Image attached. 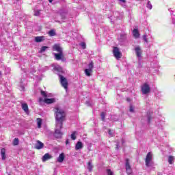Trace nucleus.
<instances>
[{
    "label": "nucleus",
    "instance_id": "obj_1",
    "mask_svg": "<svg viewBox=\"0 0 175 175\" xmlns=\"http://www.w3.org/2000/svg\"><path fill=\"white\" fill-rule=\"evenodd\" d=\"M54 113L56 120V128L59 127L60 129H62L64 126V121H65V118H66V113H65V111L59 107H55Z\"/></svg>",
    "mask_w": 175,
    "mask_h": 175
},
{
    "label": "nucleus",
    "instance_id": "obj_2",
    "mask_svg": "<svg viewBox=\"0 0 175 175\" xmlns=\"http://www.w3.org/2000/svg\"><path fill=\"white\" fill-rule=\"evenodd\" d=\"M141 91L144 95H147V94H150L151 88L150 87L149 84L144 83V85L141 87Z\"/></svg>",
    "mask_w": 175,
    "mask_h": 175
},
{
    "label": "nucleus",
    "instance_id": "obj_3",
    "mask_svg": "<svg viewBox=\"0 0 175 175\" xmlns=\"http://www.w3.org/2000/svg\"><path fill=\"white\" fill-rule=\"evenodd\" d=\"M59 77L62 87H63L64 90H66V91H68V85H69V83H68V79H66V78H65L62 75H59Z\"/></svg>",
    "mask_w": 175,
    "mask_h": 175
},
{
    "label": "nucleus",
    "instance_id": "obj_4",
    "mask_svg": "<svg viewBox=\"0 0 175 175\" xmlns=\"http://www.w3.org/2000/svg\"><path fill=\"white\" fill-rule=\"evenodd\" d=\"M113 54L116 59H120L122 57V53L117 46H113Z\"/></svg>",
    "mask_w": 175,
    "mask_h": 175
},
{
    "label": "nucleus",
    "instance_id": "obj_5",
    "mask_svg": "<svg viewBox=\"0 0 175 175\" xmlns=\"http://www.w3.org/2000/svg\"><path fill=\"white\" fill-rule=\"evenodd\" d=\"M152 161V154H151V152H149L146 154V157L145 159V163L147 167H150V163H151Z\"/></svg>",
    "mask_w": 175,
    "mask_h": 175
},
{
    "label": "nucleus",
    "instance_id": "obj_6",
    "mask_svg": "<svg viewBox=\"0 0 175 175\" xmlns=\"http://www.w3.org/2000/svg\"><path fill=\"white\" fill-rule=\"evenodd\" d=\"M55 59L57 61L62 60V61H66V59H65V57H64V52L58 53H55Z\"/></svg>",
    "mask_w": 175,
    "mask_h": 175
},
{
    "label": "nucleus",
    "instance_id": "obj_7",
    "mask_svg": "<svg viewBox=\"0 0 175 175\" xmlns=\"http://www.w3.org/2000/svg\"><path fill=\"white\" fill-rule=\"evenodd\" d=\"M64 133L61 132V128L56 127V129L55 130V137L56 139H59L60 137H62Z\"/></svg>",
    "mask_w": 175,
    "mask_h": 175
},
{
    "label": "nucleus",
    "instance_id": "obj_8",
    "mask_svg": "<svg viewBox=\"0 0 175 175\" xmlns=\"http://www.w3.org/2000/svg\"><path fill=\"white\" fill-rule=\"evenodd\" d=\"M53 51H57V53H64L62 48L59 44H55L53 46Z\"/></svg>",
    "mask_w": 175,
    "mask_h": 175
},
{
    "label": "nucleus",
    "instance_id": "obj_9",
    "mask_svg": "<svg viewBox=\"0 0 175 175\" xmlns=\"http://www.w3.org/2000/svg\"><path fill=\"white\" fill-rule=\"evenodd\" d=\"M126 171L128 174H131L132 173V168L131 167V164H129V159H126Z\"/></svg>",
    "mask_w": 175,
    "mask_h": 175
},
{
    "label": "nucleus",
    "instance_id": "obj_10",
    "mask_svg": "<svg viewBox=\"0 0 175 175\" xmlns=\"http://www.w3.org/2000/svg\"><path fill=\"white\" fill-rule=\"evenodd\" d=\"M44 147V144H43L42 142L37 140L36 144L35 145V148L36 150H42Z\"/></svg>",
    "mask_w": 175,
    "mask_h": 175
},
{
    "label": "nucleus",
    "instance_id": "obj_11",
    "mask_svg": "<svg viewBox=\"0 0 175 175\" xmlns=\"http://www.w3.org/2000/svg\"><path fill=\"white\" fill-rule=\"evenodd\" d=\"M22 109L26 113V114H29V109L28 108V104L21 103Z\"/></svg>",
    "mask_w": 175,
    "mask_h": 175
},
{
    "label": "nucleus",
    "instance_id": "obj_12",
    "mask_svg": "<svg viewBox=\"0 0 175 175\" xmlns=\"http://www.w3.org/2000/svg\"><path fill=\"white\" fill-rule=\"evenodd\" d=\"M135 51L137 57L138 58H140L142 57V48H140V46H137L135 48Z\"/></svg>",
    "mask_w": 175,
    "mask_h": 175
},
{
    "label": "nucleus",
    "instance_id": "obj_13",
    "mask_svg": "<svg viewBox=\"0 0 175 175\" xmlns=\"http://www.w3.org/2000/svg\"><path fill=\"white\" fill-rule=\"evenodd\" d=\"M53 158V156H51L50 154L49 153H46L45 154H44V156L42 158V162H46V161H49V159H51Z\"/></svg>",
    "mask_w": 175,
    "mask_h": 175
},
{
    "label": "nucleus",
    "instance_id": "obj_14",
    "mask_svg": "<svg viewBox=\"0 0 175 175\" xmlns=\"http://www.w3.org/2000/svg\"><path fill=\"white\" fill-rule=\"evenodd\" d=\"M64 160H65V154L61 153L59 155V157L57 158V162H59V163H62V162H64Z\"/></svg>",
    "mask_w": 175,
    "mask_h": 175
},
{
    "label": "nucleus",
    "instance_id": "obj_15",
    "mask_svg": "<svg viewBox=\"0 0 175 175\" xmlns=\"http://www.w3.org/2000/svg\"><path fill=\"white\" fill-rule=\"evenodd\" d=\"M133 36L135 38V39H137L140 36V33H139V30L137 29H134L133 30Z\"/></svg>",
    "mask_w": 175,
    "mask_h": 175
},
{
    "label": "nucleus",
    "instance_id": "obj_16",
    "mask_svg": "<svg viewBox=\"0 0 175 175\" xmlns=\"http://www.w3.org/2000/svg\"><path fill=\"white\" fill-rule=\"evenodd\" d=\"M1 153L3 161H5L6 159V149L5 148H1Z\"/></svg>",
    "mask_w": 175,
    "mask_h": 175
},
{
    "label": "nucleus",
    "instance_id": "obj_17",
    "mask_svg": "<svg viewBox=\"0 0 175 175\" xmlns=\"http://www.w3.org/2000/svg\"><path fill=\"white\" fill-rule=\"evenodd\" d=\"M44 103H46L47 105H51V103H54L55 102V99L54 98H45L44 100Z\"/></svg>",
    "mask_w": 175,
    "mask_h": 175
},
{
    "label": "nucleus",
    "instance_id": "obj_18",
    "mask_svg": "<svg viewBox=\"0 0 175 175\" xmlns=\"http://www.w3.org/2000/svg\"><path fill=\"white\" fill-rule=\"evenodd\" d=\"M81 148H83V142H77L75 145V150H81Z\"/></svg>",
    "mask_w": 175,
    "mask_h": 175
},
{
    "label": "nucleus",
    "instance_id": "obj_19",
    "mask_svg": "<svg viewBox=\"0 0 175 175\" xmlns=\"http://www.w3.org/2000/svg\"><path fill=\"white\" fill-rule=\"evenodd\" d=\"M44 40V37L43 36H37L35 38V42L36 43H40V42H43Z\"/></svg>",
    "mask_w": 175,
    "mask_h": 175
},
{
    "label": "nucleus",
    "instance_id": "obj_20",
    "mask_svg": "<svg viewBox=\"0 0 175 175\" xmlns=\"http://www.w3.org/2000/svg\"><path fill=\"white\" fill-rule=\"evenodd\" d=\"M42 120L40 118H37V125H38V128H42Z\"/></svg>",
    "mask_w": 175,
    "mask_h": 175
},
{
    "label": "nucleus",
    "instance_id": "obj_21",
    "mask_svg": "<svg viewBox=\"0 0 175 175\" xmlns=\"http://www.w3.org/2000/svg\"><path fill=\"white\" fill-rule=\"evenodd\" d=\"M91 73H92V70H90L88 68L85 69V75H86V76L90 77V76H91Z\"/></svg>",
    "mask_w": 175,
    "mask_h": 175
},
{
    "label": "nucleus",
    "instance_id": "obj_22",
    "mask_svg": "<svg viewBox=\"0 0 175 175\" xmlns=\"http://www.w3.org/2000/svg\"><path fill=\"white\" fill-rule=\"evenodd\" d=\"M174 161V157L169 156V157H168V163H170V165H173Z\"/></svg>",
    "mask_w": 175,
    "mask_h": 175
},
{
    "label": "nucleus",
    "instance_id": "obj_23",
    "mask_svg": "<svg viewBox=\"0 0 175 175\" xmlns=\"http://www.w3.org/2000/svg\"><path fill=\"white\" fill-rule=\"evenodd\" d=\"M20 143V141L18 140V138H14L12 142L13 146H18V144Z\"/></svg>",
    "mask_w": 175,
    "mask_h": 175
},
{
    "label": "nucleus",
    "instance_id": "obj_24",
    "mask_svg": "<svg viewBox=\"0 0 175 175\" xmlns=\"http://www.w3.org/2000/svg\"><path fill=\"white\" fill-rule=\"evenodd\" d=\"M93 167H94V166L92 165V164H91V162H88V169L89 172H92Z\"/></svg>",
    "mask_w": 175,
    "mask_h": 175
},
{
    "label": "nucleus",
    "instance_id": "obj_25",
    "mask_svg": "<svg viewBox=\"0 0 175 175\" xmlns=\"http://www.w3.org/2000/svg\"><path fill=\"white\" fill-rule=\"evenodd\" d=\"M90 70H92L94 69V62H91L89 64H88V68Z\"/></svg>",
    "mask_w": 175,
    "mask_h": 175
},
{
    "label": "nucleus",
    "instance_id": "obj_26",
    "mask_svg": "<svg viewBox=\"0 0 175 175\" xmlns=\"http://www.w3.org/2000/svg\"><path fill=\"white\" fill-rule=\"evenodd\" d=\"M70 137H71L72 140H76V139H77V137L76 136V131H74L71 134Z\"/></svg>",
    "mask_w": 175,
    "mask_h": 175
},
{
    "label": "nucleus",
    "instance_id": "obj_27",
    "mask_svg": "<svg viewBox=\"0 0 175 175\" xmlns=\"http://www.w3.org/2000/svg\"><path fill=\"white\" fill-rule=\"evenodd\" d=\"M47 49H49V46H42V47L40 49L39 53H44V51H46V50H47Z\"/></svg>",
    "mask_w": 175,
    "mask_h": 175
},
{
    "label": "nucleus",
    "instance_id": "obj_28",
    "mask_svg": "<svg viewBox=\"0 0 175 175\" xmlns=\"http://www.w3.org/2000/svg\"><path fill=\"white\" fill-rule=\"evenodd\" d=\"M100 117H101V120L105 121V118L106 117V113L105 112H101L100 113Z\"/></svg>",
    "mask_w": 175,
    "mask_h": 175
},
{
    "label": "nucleus",
    "instance_id": "obj_29",
    "mask_svg": "<svg viewBox=\"0 0 175 175\" xmlns=\"http://www.w3.org/2000/svg\"><path fill=\"white\" fill-rule=\"evenodd\" d=\"M106 172L107 175H114V172L110 169H107Z\"/></svg>",
    "mask_w": 175,
    "mask_h": 175
},
{
    "label": "nucleus",
    "instance_id": "obj_30",
    "mask_svg": "<svg viewBox=\"0 0 175 175\" xmlns=\"http://www.w3.org/2000/svg\"><path fill=\"white\" fill-rule=\"evenodd\" d=\"M49 36H55V31L54 30H51L49 32Z\"/></svg>",
    "mask_w": 175,
    "mask_h": 175
},
{
    "label": "nucleus",
    "instance_id": "obj_31",
    "mask_svg": "<svg viewBox=\"0 0 175 175\" xmlns=\"http://www.w3.org/2000/svg\"><path fill=\"white\" fill-rule=\"evenodd\" d=\"M147 8L148 9H150V10L152 9V5H151V2L150 1H148Z\"/></svg>",
    "mask_w": 175,
    "mask_h": 175
},
{
    "label": "nucleus",
    "instance_id": "obj_32",
    "mask_svg": "<svg viewBox=\"0 0 175 175\" xmlns=\"http://www.w3.org/2000/svg\"><path fill=\"white\" fill-rule=\"evenodd\" d=\"M41 95L44 97V98H47V93L44 91H41Z\"/></svg>",
    "mask_w": 175,
    "mask_h": 175
},
{
    "label": "nucleus",
    "instance_id": "obj_33",
    "mask_svg": "<svg viewBox=\"0 0 175 175\" xmlns=\"http://www.w3.org/2000/svg\"><path fill=\"white\" fill-rule=\"evenodd\" d=\"M80 46L82 47L83 50H85V49H86L85 42H81L80 44Z\"/></svg>",
    "mask_w": 175,
    "mask_h": 175
},
{
    "label": "nucleus",
    "instance_id": "obj_34",
    "mask_svg": "<svg viewBox=\"0 0 175 175\" xmlns=\"http://www.w3.org/2000/svg\"><path fill=\"white\" fill-rule=\"evenodd\" d=\"M34 16H40V10L35 11Z\"/></svg>",
    "mask_w": 175,
    "mask_h": 175
},
{
    "label": "nucleus",
    "instance_id": "obj_35",
    "mask_svg": "<svg viewBox=\"0 0 175 175\" xmlns=\"http://www.w3.org/2000/svg\"><path fill=\"white\" fill-rule=\"evenodd\" d=\"M143 39H144V42H146V43H148V41L147 40V36L144 35Z\"/></svg>",
    "mask_w": 175,
    "mask_h": 175
},
{
    "label": "nucleus",
    "instance_id": "obj_36",
    "mask_svg": "<svg viewBox=\"0 0 175 175\" xmlns=\"http://www.w3.org/2000/svg\"><path fill=\"white\" fill-rule=\"evenodd\" d=\"M38 102L40 103H42V102H44V100H43L42 98H40L39 100H38Z\"/></svg>",
    "mask_w": 175,
    "mask_h": 175
},
{
    "label": "nucleus",
    "instance_id": "obj_37",
    "mask_svg": "<svg viewBox=\"0 0 175 175\" xmlns=\"http://www.w3.org/2000/svg\"><path fill=\"white\" fill-rule=\"evenodd\" d=\"M129 110L131 113H133V107H132V105L130 106V109Z\"/></svg>",
    "mask_w": 175,
    "mask_h": 175
},
{
    "label": "nucleus",
    "instance_id": "obj_38",
    "mask_svg": "<svg viewBox=\"0 0 175 175\" xmlns=\"http://www.w3.org/2000/svg\"><path fill=\"white\" fill-rule=\"evenodd\" d=\"M120 2H122L123 3H125L126 2V0H119Z\"/></svg>",
    "mask_w": 175,
    "mask_h": 175
},
{
    "label": "nucleus",
    "instance_id": "obj_39",
    "mask_svg": "<svg viewBox=\"0 0 175 175\" xmlns=\"http://www.w3.org/2000/svg\"><path fill=\"white\" fill-rule=\"evenodd\" d=\"M109 135H110L111 136V135H113V133H111V130H109Z\"/></svg>",
    "mask_w": 175,
    "mask_h": 175
},
{
    "label": "nucleus",
    "instance_id": "obj_40",
    "mask_svg": "<svg viewBox=\"0 0 175 175\" xmlns=\"http://www.w3.org/2000/svg\"><path fill=\"white\" fill-rule=\"evenodd\" d=\"M118 148H120V146H119L118 144H116V150H118Z\"/></svg>",
    "mask_w": 175,
    "mask_h": 175
},
{
    "label": "nucleus",
    "instance_id": "obj_41",
    "mask_svg": "<svg viewBox=\"0 0 175 175\" xmlns=\"http://www.w3.org/2000/svg\"><path fill=\"white\" fill-rule=\"evenodd\" d=\"M66 145L69 144V139H66Z\"/></svg>",
    "mask_w": 175,
    "mask_h": 175
},
{
    "label": "nucleus",
    "instance_id": "obj_42",
    "mask_svg": "<svg viewBox=\"0 0 175 175\" xmlns=\"http://www.w3.org/2000/svg\"><path fill=\"white\" fill-rule=\"evenodd\" d=\"M150 121H151V117L148 118V122H150Z\"/></svg>",
    "mask_w": 175,
    "mask_h": 175
},
{
    "label": "nucleus",
    "instance_id": "obj_43",
    "mask_svg": "<svg viewBox=\"0 0 175 175\" xmlns=\"http://www.w3.org/2000/svg\"><path fill=\"white\" fill-rule=\"evenodd\" d=\"M49 1L50 2V3H51L53 2V0H49Z\"/></svg>",
    "mask_w": 175,
    "mask_h": 175
},
{
    "label": "nucleus",
    "instance_id": "obj_44",
    "mask_svg": "<svg viewBox=\"0 0 175 175\" xmlns=\"http://www.w3.org/2000/svg\"><path fill=\"white\" fill-rule=\"evenodd\" d=\"M122 144H124V139L122 140Z\"/></svg>",
    "mask_w": 175,
    "mask_h": 175
}]
</instances>
